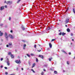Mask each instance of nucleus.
<instances>
[{
    "label": "nucleus",
    "mask_w": 75,
    "mask_h": 75,
    "mask_svg": "<svg viewBox=\"0 0 75 75\" xmlns=\"http://www.w3.org/2000/svg\"><path fill=\"white\" fill-rule=\"evenodd\" d=\"M73 13H74L75 14V9L73 8Z\"/></svg>",
    "instance_id": "17"
},
{
    "label": "nucleus",
    "mask_w": 75,
    "mask_h": 75,
    "mask_svg": "<svg viewBox=\"0 0 75 75\" xmlns=\"http://www.w3.org/2000/svg\"><path fill=\"white\" fill-rule=\"evenodd\" d=\"M72 41H74V39H72Z\"/></svg>",
    "instance_id": "49"
},
{
    "label": "nucleus",
    "mask_w": 75,
    "mask_h": 75,
    "mask_svg": "<svg viewBox=\"0 0 75 75\" xmlns=\"http://www.w3.org/2000/svg\"><path fill=\"white\" fill-rule=\"evenodd\" d=\"M1 33V34H0ZM0 36H2V35H3V33H1V31H0Z\"/></svg>",
    "instance_id": "7"
},
{
    "label": "nucleus",
    "mask_w": 75,
    "mask_h": 75,
    "mask_svg": "<svg viewBox=\"0 0 75 75\" xmlns=\"http://www.w3.org/2000/svg\"><path fill=\"white\" fill-rule=\"evenodd\" d=\"M55 40V39H52L51 41L52 42L54 41Z\"/></svg>",
    "instance_id": "26"
},
{
    "label": "nucleus",
    "mask_w": 75,
    "mask_h": 75,
    "mask_svg": "<svg viewBox=\"0 0 75 75\" xmlns=\"http://www.w3.org/2000/svg\"><path fill=\"white\" fill-rule=\"evenodd\" d=\"M11 58H14V57L13 54H11Z\"/></svg>",
    "instance_id": "12"
},
{
    "label": "nucleus",
    "mask_w": 75,
    "mask_h": 75,
    "mask_svg": "<svg viewBox=\"0 0 75 75\" xmlns=\"http://www.w3.org/2000/svg\"><path fill=\"white\" fill-rule=\"evenodd\" d=\"M4 35H5V37L6 38V40H7V41L8 40V36H7V33H5Z\"/></svg>",
    "instance_id": "1"
},
{
    "label": "nucleus",
    "mask_w": 75,
    "mask_h": 75,
    "mask_svg": "<svg viewBox=\"0 0 75 75\" xmlns=\"http://www.w3.org/2000/svg\"><path fill=\"white\" fill-rule=\"evenodd\" d=\"M67 64H68V65H69V62L68 61L67 62Z\"/></svg>",
    "instance_id": "35"
},
{
    "label": "nucleus",
    "mask_w": 75,
    "mask_h": 75,
    "mask_svg": "<svg viewBox=\"0 0 75 75\" xmlns=\"http://www.w3.org/2000/svg\"><path fill=\"white\" fill-rule=\"evenodd\" d=\"M65 34H66V33H64V32H62V36H64V35H65Z\"/></svg>",
    "instance_id": "8"
},
{
    "label": "nucleus",
    "mask_w": 75,
    "mask_h": 75,
    "mask_svg": "<svg viewBox=\"0 0 75 75\" xmlns=\"http://www.w3.org/2000/svg\"><path fill=\"white\" fill-rule=\"evenodd\" d=\"M31 71H33V73H35V71L33 70V69H31Z\"/></svg>",
    "instance_id": "21"
},
{
    "label": "nucleus",
    "mask_w": 75,
    "mask_h": 75,
    "mask_svg": "<svg viewBox=\"0 0 75 75\" xmlns=\"http://www.w3.org/2000/svg\"><path fill=\"white\" fill-rule=\"evenodd\" d=\"M59 32H61V30H59Z\"/></svg>",
    "instance_id": "56"
},
{
    "label": "nucleus",
    "mask_w": 75,
    "mask_h": 75,
    "mask_svg": "<svg viewBox=\"0 0 75 75\" xmlns=\"http://www.w3.org/2000/svg\"><path fill=\"white\" fill-rule=\"evenodd\" d=\"M1 48H0V50H1Z\"/></svg>",
    "instance_id": "62"
},
{
    "label": "nucleus",
    "mask_w": 75,
    "mask_h": 75,
    "mask_svg": "<svg viewBox=\"0 0 75 75\" xmlns=\"http://www.w3.org/2000/svg\"><path fill=\"white\" fill-rule=\"evenodd\" d=\"M38 52H40V51H41V50H38Z\"/></svg>",
    "instance_id": "46"
},
{
    "label": "nucleus",
    "mask_w": 75,
    "mask_h": 75,
    "mask_svg": "<svg viewBox=\"0 0 75 75\" xmlns=\"http://www.w3.org/2000/svg\"><path fill=\"white\" fill-rule=\"evenodd\" d=\"M61 34L62 35V32H60V33H59V35H61Z\"/></svg>",
    "instance_id": "23"
},
{
    "label": "nucleus",
    "mask_w": 75,
    "mask_h": 75,
    "mask_svg": "<svg viewBox=\"0 0 75 75\" xmlns=\"http://www.w3.org/2000/svg\"><path fill=\"white\" fill-rule=\"evenodd\" d=\"M26 47V45L25 44H24L23 45V47Z\"/></svg>",
    "instance_id": "27"
},
{
    "label": "nucleus",
    "mask_w": 75,
    "mask_h": 75,
    "mask_svg": "<svg viewBox=\"0 0 75 75\" xmlns=\"http://www.w3.org/2000/svg\"><path fill=\"white\" fill-rule=\"evenodd\" d=\"M5 74H6V75H7V74H8V73H7V72H5Z\"/></svg>",
    "instance_id": "33"
},
{
    "label": "nucleus",
    "mask_w": 75,
    "mask_h": 75,
    "mask_svg": "<svg viewBox=\"0 0 75 75\" xmlns=\"http://www.w3.org/2000/svg\"><path fill=\"white\" fill-rule=\"evenodd\" d=\"M5 8H7V5H5Z\"/></svg>",
    "instance_id": "36"
},
{
    "label": "nucleus",
    "mask_w": 75,
    "mask_h": 75,
    "mask_svg": "<svg viewBox=\"0 0 75 75\" xmlns=\"http://www.w3.org/2000/svg\"><path fill=\"white\" fill-rule=\"evenodd\" d=\"M69 8V7H68V8H67V10H68V9Z\"/></svg>",
    "instance_id": "60"
},
{
    "label": "nucleus",
    "mask_w": 75,
    "mask_h": 75,
    "mask_svg": "<svg viewBox=\"0 0 75 75\" xmlns=\"http://www.w3.org/2000/svg\"><path fill=\"white\" fill-rule=\"evenodd\" d=\"M69 55H71V52H69Z\"/></svg>",
    "instance_id": "47"
},
{
    "label": "nucleus",
    "mask_w": 75,
    "mask_h": 75,
    "mask_svg": "<svg viewBox=\"0 0 75 75\" xmlns=\"http://www.w3.org/2000/svg\"><path fill=\"white\" fill-rule=\"evenodd\" d=\"M39 57H40V58H41L42 59H43V56L41 55H39Z\"/></svg>",
    "instance_id": "9"
},
{
    "label": "nucleus",
    "mask_w": 75,
    "mask_h": 75,
    "mask_svg": "<svg viewBox=\"0 0 75 75\" xmlns=\"http://www.w3.org/2000/svg\"><path fill=\"white\" fill-rule=\"evenodd\" d=\"M22 41L23 42H25V41L24 40H22Z\"/></svg>",
    "instance_id": "43"
},
{
    "label": "nucleus",
    "mask_w": 75,
    "mask_h": 75,
    "mask_svg": "<svg viewBox=\"0 0 75 75\" xmlns=\"http://www.w3.org/2000/svg\"><path fill=\"white\" fill-rule=\"evenodd\" d=\"M15 62L17 64H20L21 63V61L20 60H19V61L18 60H16L15 61Z\"/></svg>",
    "instance_id": "2"
},
{
    "label": "nucleus",
    "mask_w": 75,
    "mask_h": 75,
    "mask_svg": "<svg viewBox=\"0 0 75 75\" xmlns=\"http://www.w3.org/2000/svg\"><path fill=\"white\" fill-rule=\"evenodd\" d=\"M52 59V58H49V61H51V59Z\"/></svg>",
    "instance_id": "20"
},
{
    "label": "nucleus",
    "mask_w": 75,
    "mask_h": 75,
    "mask_svg": "<svg viewBox=\"0 0 75 75\" xmlns=\"http://www.w3.org/2000/svg\"><path fill=\"white\" fill-rule=\"evenodd\" d=\"M18 69V67L17 68V69Z\"/></svg>",
    "instance_id": "61"
},
{
    "label": "nucleus",
    "mask_w": 75,
    "mask_h": 75,
    "mask_svg": "<svg viewBox=\"0 0 75 75\" xmlns=\"http://www.w3.org/2000/svg\"><path fill=\"white\" fill-rule=\"evenodd\" d=\"M4 68L5 69H7V67H4Z\"/></svg>",
    "instance_id": "37"
},
{
    "label": "nucleus",
    "mask_w": 75,
    "mask_h": 75,
    "mask_svg": "<svg viewBox=\"0 0 75 75\" xmlns=\"http://www.w3.org/2000/svg\"><path fill=\"white\" fill-rule=\"evenodd\" d=\"M67 32H70V29H69V28H67Z\"/></svg>",
    "instance_id": "15"
},
{
    "label": "nucleus",
    "mask_w": 75,
    "mask_h": 75,
    "mask_svg": "<svg viewBox=\"0 0 75 75\" xmlns=\"http://www.w3.org/2000/svg\"><path fill=\"white\" fill-rule=\"evenodd\" d=\"M65 27H67V25H66Z\"/></svg>",
    "instance_id": "54"
},
{
    "label": "nucleus",
    "mask_w": 75,
    "mask_h": 75,
    "mask_svg": "<svg viewBox=\"0 0 75 75\" xmlns=\"http://www.w3.org/2000/svg\"><path fill=\"white\" fill-rule=\"evenodd\" d=\"M12 3V2L10 1H8L6 2V4H9L10 5V4H11Z\"/></svg>",
    "instance_id": "4"
},
{
    "label": "nucleus",
    "mask_w": 75,
    "mask_h": 75,
    "mask_svg": "<svg viewBox=\"0 0 75 75\" xmlns=\"http://www.w3.org/2000/svg\"><path fill=\"white\" fill-rule=\"evenodd\" d=\"M9 45L10 46H11V45H12V43H9Z\"/></svg>",
    "instance_id": "18"
},
{
    "label": "nucleus",
    "mask_w": 75,
    "mask_h": 75,
    "mask_svg": "<svg viewBox=\"0 0 75 75\" xmlns=\"http://www.w3.org/2000/svg\"><path fill=\"white\" fill-rule=\"evenodd\" d=\"M15 51H16V52H17V50H16Z\"/></svg>",
    "instance_id": "55"
},
{
    "label": "nucleus",
    "mask_w": 75,
    "mask_h": 75,
    "mask_svg": "<svg viewBox=\"0 0 75 75\" xmlns=\"http://www.w3.org/2000/svg\"><path fill=\"white\" fill-rule=\"evenodd\" d=\"M38 46H41V45H39V44H38Z\"/></svg>",
    "instance_id": "52"
},
{
    "label": "nucleus",
    "mask_w": 75,
    "mask_h": 75,
    "mask_svg": "<svg viewBox=\"0 0 75 75\" xmlns=\"http://www.w3.org/2000/svg\"><path fill=\"white\" fill-rule=\"evenodd\" d=\"M63 52L65 53V54H67V52H65V51H63Z\"/></svg>",
    "instance_id": "28"
},
{
    "label": "nucleus",
    "mask_w": 75,
    "mask_h": 75,
    "mask_svg": "<svg viewBox=\"0 0 75 75\" xmlns=\"http://www.w3.org/2000/svg\"><path fill=\"white\" fill-rule=\"evenodd\" d=\"M0 67L1 68H3V65L1 66Z\"/></svg>",
    "instance_id": "42"
},
{
    "label": "nucleus",
    "mask_w": 75,
    "mask_h": 75,
    "mask_svg": "<svg viewBox=\"0 0 75 75\" xmlns=\"http://www.w3.org/2000/svg\"><path fill=\"white\" fill-rule=\"evenodd\" d=\"M70 35H71V36H73V33H71Z\"/></svg>",
    "instance_id": "30"
},
{
    "label": "nucleus",
    "mask_w": 75,
    "mask_h": 75,
    "mask_svg": "<svg viewBox=\"0 0 75 75\" xmlns=\"http://www.w3.org/2000/svg\"><path fill=\"white\" fill-rule=\"evenodd\" d=\"M54 74H57V71H54Z\"/></svg>",
    "instance_id": "22"
},
{
    "label": "nucleus",
    "mask_w": 75,
    "mask_h": 75,
    "mask_svg": "<svg viewBox=\"0 0 75 75\" xmlns=\"http://www.w3.org/2000/svg\"><path fill=\"white\" fill-rule=\"evenodd\" d=\"M7 61H9V59H7Z\"/></svg>",
    "instance_id": "44"
},
{
    "label": "nucleus",
    "mask_w": 75,
    "mask_h": 75,
    "mask_svg": "<svg viewBox=\"0 0 75 75\" xmlns=\"http://www.w3.org/2000/svg\"><path fill=\"white\" fill-rule=\"evenodd\" d=\"M6 46V47H8V45H7Z\"/></svg>",
    "instance_id": "41"
},
{
    "label": "nucleus",
    "mask_w": 75,
    "mask_h": 75,
    "mask_svg": "<svg viewBox=\"0 0 75 75\" xmlns=\"http://www.w3.org/2000/svg\"><path fill=\"white\" fill-rule=\"evenodd\" d=\"M49 45L50 47L51 48H52V45L51 43H49Z\"/></svg>",
    "instance_id": "11"
},
{
    "label": "nucleus",
    "mask_w": 75,
    "mask_h": 75,
    "mask_svg": "<svg viewBox=\"0 0 75 75\" xmlns=\"http://www.w3.org/2000/svg\"><path fill=\"white\" fill-rule=\"evenodd\" d=\"M4 6H1V7L0 10H4Z\"/></svg>",
    "instance_id": "6"
},
{
    "label": "nucleus",
    "mask_w": 75,
    "mask_h": 75,
    "mask_svg": "<svg viewBox=\"0 0 75 75\" xmlns=\"http://www.w3.org/2000/svg\"><path fill=\"white\" fill-rule=\"evenodd\" d=\"M68 9H67V10H66V11H68Z\"/></svg>",
    "instance_id": "59"
},
{
    "label": "nucleus",
    "mask_w": 75,
    "mask_h": 75,
    "mask_svg": "<svg viewBox=\"0 0 75 75\" xmlns=\"http://www.w3.org/2000/svg\"><path fill=\"white\" fill-rule=\"evenodd\" d=\"M8 54L9 55H12V54H11V52H9L8 53Z\"/></svg>",
    "instance_id": "14"
},
{
    "label": "nucleus",
    "mask_w": 75,
    "mask_h": 75,
    "mask_svg": "<svg viewBox=\"0 0 75 75\" xmlns=\"http://www.w3.org/2000/svg\"><path fill=\"white\" fill-rule=\"evenodd\" d=\"M10 75H15V74H10Z\"/></svg>",
    "instance_id": "45"
},
{
    "label": "nucleus",
    "mask_w": 75,
    "mask_h": 75,
    "mask_svg": "<svg viewBox=\"0 0 75 75\" xmlns=\"http://www.w3.org/2000/svg\"><path fill=\"white\" fill-rule=\"evenodd\" d=\"M41 75H44V72H42L41 73Z\"/></svg>",
    "instance_id": "25"
},
{
    "label": "nucleus",
    "mask_w": 75,
    "mask_h": 75,
    "mask_svg": "<svg viewBox=\"0 0 75 75\" xmlns=\"http://www.w3.org/2000/svg\"><path fill=\"white\" fill-rule=\"evenodd\" d=\"M27 55L28 57H30V54H27Z\"/></svg>",
    "instance_id": "29"
},
{
    "label": "nucleus",
    "mask_w": 75,
    "mask_h": 75,
    "mask_svg": "<svg viewBox=\"0 0 75 75\" xmlns=\"http://www.w3.org/2000/svg\"><path fill=\"white\" fill-rule=\"evenodd\" d=\"M21 1V0H19L17 2V3H19V2Z\"/></svg>",
    "instance_id": "24"
},
{
    "label": "nucleus",
    "mask_w": 75,
    "mask_h": 75,
    "mask_svg": "<svg viewBox=\"0 0 75 75\" xmlns=\"http://www.w3.org/2000/svg\"><path fill=\"white\" fill-rule=\"evenodd\" d=\"M3 24H1L0 25V26H1V27H2V26H3Z\"/></svg>",
    "instance_id": "31"
},
{
    "label": "nucleus",
    "mask_w": 75,
    "mask_h": 75,
    "mask_svg": "<svg viewBox=\"0 0 75 75\" xmlns=\"http://www.w3.org/2000/svg\"><path fill=\"white\" fill-rule=\"evenodd\" d=\"M36 47H37V45H35L34 46V48H36Z\"/></svg>",
    "instance_id": "32"
},
{
    "label": "nucleus",
    "mask_w": 75,
    "mask_h": 75,
    "mask_svg": "<svg viewBox=\"0 0 75 75\" xmlns=\"http://www.w3.org/2000/svg\"><path fill=\"white\" fill-rule=\"evenodd\" d=\"M7 65H8V66L9 65H10V63L9 62V61L7 62Z\"/></svg>",
    "instance_id": "13"
},
{
    "label": "nucleus",
    "mask_w": 75,
    "mask_h": 75,
    "mask_svg": "<svg viewBox=\"0 0 75 75\" xmlns=\"http://www.w3.org/2000/svg\"><path fill=\"white\" fill-rule=\"evenodd\" d=\"M73 59H75V57H74Z\"/></svg>",
    "instance_id": "58"
},
{
    "label": "nucleus",
    "mask_w": 75,
    "mask_h": 75,
    "mask_svg": "<svg viewBox=\"0 0 75 75\" xmlns=\"http://www.w3.org/2000/svg\"><path fill=\"white\" fill-rule=\"evenodd\" d=\"M31 55L33 56V55H34V54H31Z\"/></svg>",
    "instance_id": "50"
},
{
    "label": "nucleus",
    "mask_w": 75,
    "mask_h": 75,
    "mask_svg": "<svg viewBox=\"0 0 75 75\" xmlns=\"http://www.w3.org/2000/svg\"><path fill=\"white\" fill-rule=\"evenodd\" d=\"M3 58H1V61H3Z\"/></svg>",
    "instance_id": "39"
},
{
    "label": "nucleus",
    "mask_w": 75,
    "mask_h": 75,
    "mask_svg": "<svg viewBox=\"0 0 75 75\" xmlns=\"http://www.w3.org/2000/svg\"><path fill=\"white\" fill-rule=\"evenodd\" d=\"M21 28L23 30H25V28H24V26H22L21 27Z\"/></svg>",
    "instance_id": "10"
},
{
    "label": "nucleus",
    "mask_w": 75,
    "mask_h": 75,
    "mask_svg": "<svg viewBox=\"0 0 75 75\" xmlns=\"http://www.w3.org/2000/svg\"><path fill=\"white\" fill-rule=\"evenodd\" d=\"M36 62H38V58H36Z\"/></svg>",
    "instance_id": "19"
},
{
    "label": "nucleus",
    "mask_w": 75,
    "mask_h": 75,
    "mask_svg": "<svg viewBox=\"0 0 75 75\" xmlns=\"http://www.w3.org/2000/svg\"><path fill=\"white\" fill-rule=\"evenodd\" d=\"M23 50H25V47H23Z\"/></svg>",
    "instance_id": "34"
},
{
    "label": "nucleus",
    "mask_w": 75,
    "mask_h": 75,
    "mask_svg": "<svg viewBox=\"0 0 75 75\" xmlns=\"http://www.w3.org/2000/svg\"><path fill=\"white\" fill-rule=\"evenodd\" d=\"M4 3H6V1H5L4 2Z\"/></svg>",
    "instance_id": "51"
},
{
    "label": "nucleus",
    "mask_w": 75,
    "mask_h": 75,
    "mask_svg": "<svg viewBox=\"0 0 75 75\" xmlns=\"http://www.w3.org/2000/svg\"><path fill=\"white\" fill-rule=\"evenodd\" d=\"M10 32H11V33H13V30H11L10 31Z\"/></svg>",
    "instance_id": "40"
},
{
    "label": "nucleus",
    "mask_w": 75,
    "mask_h": 75,
    "mask_svg": "<svg viewBox=\"0 0 75 75\" xmlns=\"http://www.w3.org/2000/svg\"><path fill=\"white\" fill-rule=\"evenodd\" d=\"M1 41H3V40L2 39H1Z\"/></svg>",
    "instance_id": "48"
},
{
    "label": "nucleus",
    "mask_w": 75,
    "mask_h": 75,
    "mask_svg": "<svg viewBox=\"0 0 75 75\" xmlns=\"http://www.w3.org/2000/svg\"><path fill=\"white\" fill-rule=\"evenodd\" d=\"M21 70H22V71H23V68H21Z\"/></svg>",
    "instance_id": "53"
},
{
    "label": "nucleus",
    "mask_w": 75,
    "mask_h": 75,
    "mask_svg": "<svg viewBox=\"0 0 75 75\" xmlns=\"http://www.w3.org/2000/svg\"><path fill=\"white\" fill-rule=\"evenodd\" d=\"M41 49H42V48Z\"/></svg>",
    "instance_id": "63"
},
{
    "label": "nucleus",
    "mask_w": 75,
    "mask_h": 75,
    "mask_svg": "<svg viewBox=\"0 0 75 75\" xmlns=\"http://www.w3.org/2000/svg\"><path fill=\"white\" fill-rule=\"evenodd\" d=\"M69 19H66L65 21V24H67V23H69Z\"/></svg>",
    "instance_id": "3"
},
{
    "label": "nucleus",
    "mask_w": 75,
    "mask_h": 75,
    "mask_svg": "<svg viewBox=\"0 0 75 75\" xmlns=\"http://www.w3.org/2000/svg\"><path fill=\"white\" fill-rule=\"evenodd\" d=\"M43 70L44 71H45V69H44Z\"/></svg>",
    "instance_id": "57"
},
{
    "label": "nucleus",
    "mask_w": 75,
    "mask_h": 75,
    "mask_svg": "<svg viewBox=\"0 0 75 75\" xmlns=\"http://www.w3.org/2000/svg\"><path fill=\"white\" fill-rule=\"evenodd\" d=\"M35 65V63H34L33 64L32 68H33V67H34Z\"/></svg>",
    "instance_id": "16"
},
{
    "label": "nucleus",
    "mask_w": 75,
    "mask_h": 75,
    "mask_svg": "<svg viewBox=\"0 0 75 75\" xmlns=\"http://www.w3.org/2000/svg\"><path fill=\"white\" fill-rule=\"evenodd\" d=\"M9 37L11 38V39H13V38H14V37L13 36V35H9Z\"/></svg>",
    "instance_id": "5"
},
{
    "label": "nucleus",
    "mask_w": 75,
    "mask_h": 75,
    "mask_svg": "<svg viewBox=\"0 0 75 75\" xmlns=\"http://www.w3.org/2000/svg\"><path fill=\"white\" fill-rule=\"evenodd\" d=\"M11 20V17H10L9 18V20Z\"/></svg>",
    "instance_id": "38"
}]
</instances>
